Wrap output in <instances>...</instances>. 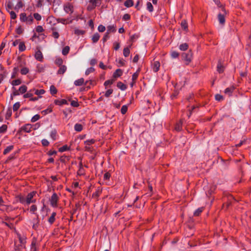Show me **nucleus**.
<instances>
[{
    "label": "nucleus",
    "instance_id": "obj_42",
    "mask_svg": "<svg viewBox=\"0 0 251 251\" xmlns=\"http://www.w3.org/2000/svg\"><path fill=\"white\" fill-rule=\"evenodd\" d=\"M100 0H90L89 2L93 5V8H95L98 5V4H100Z\"/></svg>",
    "mask_w": 251,
    "mask_h": 251
},
{
    "label": "nucleus",
    "instance_id": "obj_22",
    "mask_svg": "<svg viewBox=\"0 0 251 251\" xmlns=\"http://www.w3.org/2000/svg\"><path fill=\"white\" fill-rule=\"evenodd\" d=\"M117 86L122 91H124L127 88L126 85L121 81L117 83Z\"/></svg>",
    "mask_w": 251,
    "mask_h": 251
},
{
    "label": "nucleus",
    "instance_id": "obj_60",
    "mask_svg": "<svg viewBox=\"0 0 251 251\" xmlns=\"http://www.w3.org/2000/svg\"><path fill=\"white\" fill-rule=\"evenodd\" d=\"M55 29V28L54 27H53L52 28V30H53V32H52V36L55 38V39H58L59 37V34L58 33V32L57 31H54V30Z\"/></svg>",
    "mask_w": 251,
    "mask_h": 251
},
{
    "label": "nucleus",
    "instance_id": "obj_30",
    "mask_svg": "<svg viewBox=\"0 0 251 251\" xmlns=\"http://www.w3.org/2000/svg\"><path fill=\"white\" fill-rule=\"evenodd\" d=\"M134 4L133 0H126L125 1L124 5L126 7H130Z\"/></svg>",
    "mask_w": 251,
    "mask_h": 251
},
{
    "label": "nucleus",
    "instance_id": "obj_46",
    "mask_svg": "<svg viewBox=\"0 0 251 251\" xmlns=\"http://www.w3.org/2000/svg\"><path fill=\"white\" fill-rule=\"evenodd\" d=\"M18 71L19 69L18 67H16L13 68V72L11 75V78H14L16 77Z\"/></svg>",
    "mask_w": 251,
    "mask_h": 251
},
{
    "label": "nucleus",
    "instance_id": "obj_62",
    "mask_svg": "<svg viewBox=\"0 0 251 251\" xmlns=\"http://www.w3.org/2000/svg\"><path fill=\"white\" fill-rule=\"evenodd\" d=\"M2 224L7 226L10 229H12L14 228V225L12 223H9L6 222L2 221Z\"/></svg>",
    "mask_w": 251,
    "mask_h": 251
},
{
    "label": "nucleus",
    "instance_id": "obj_61",
    "mask_svg": "<svg viewBox=\"0 0 251 251\" xmlns=\"http://www.w3.org/2000/svg\"><path fill=\"white\" fill-rule=\"evenodd\" d=\"M95 70L93 67L89 68L86 70L85 74L86 75H88L90 73L94 72Z\"/></svg>",
    "mask_w": 251,
    "mask_h": 251
},
{
    "label": "nucleus",
    "instance_id": "obj_33",
    "mask_svg": "<svg viewBox=\"0 0 251 251\" xmlns=\"http://www.w3.org/2000/svg\"><path fill=\"white\" fill-rule=\"evenodd\" d=\"M26 49V47L25 46V43L23 42H21L19 43V50L20 52H23L25 51Z\"/></svg>",
    "mask_w": 251,
    "mask_h": 251
},
{
    "label": "nucleus",
    "instance_id": "obj_54",
    "mask_svg": "<svg viewBox=\"0 0 251 251\" xmlns=\"http://www.w3.org/2000/svg\"><path fill=\"white\" fill-rule=\"evenodd\" d=\"M23 6H24V4H23L22 1L21 0H19L15 6V9L18 10V9L22 8L23 7Z\"/></svg>",
    "mask_w": 251,
    "mask_h": 251
},
{
    "label": "nucleus",
    "instance_id": "obj_19",
    "mask_svg": "<svg viewBox=\"0 0 251 251\" xmlns=\"http://www.w3.org/2000/svg\"><path fill=\"white\" fill-rule=\"evenodd\" d=\"M56 215V212H53L52 213L51 216L49 218L48 222L50 225H52L54 222L55 220V217Z\"/></svg>",
    "mask_w": 251,
    "mask_h": 251
},
{
    "label": "nucleus",
    "instance_id": "obj_55",
    "mask_svg": "<svg viewBox=\"0 0 251 251\" xmlns=\"http://www.w3.org/2000/svg\"><path fill=\"white\" fill-rule=\"evenodd\" d=\"M95 143V140L92 139L87 140L84 142V144L87 146H90V145L93 144Z\"/></svg>",
    "mask_w": 251,
    "mask_h": 251
},
{
    "label": "nucleus",
    "instance_id": "obj_11",
    "mask_svg": "<svg viewBox=\"0 0 251 251\" xmlns=\"http://www.w3.org/2000/svg\"><path fill=\"white\" fill-rule=\"evenodd\" d=\"M122 75L123 71L120 69H118L114 72L112 77L116 80L117 78L120 77Z\"/></svg>",
    "mask_w": 251,
    "mask_h": 251
},
{
    "label": "nucleus",
    "instance_id": "obj_29",
    "mask_svg": "<svg viewBox=\"0 0 251 251\" xmlns=\"http://www.w3.org/2000/svg\"><path fill=\"white\" fill-rule=\"evenodd\" d=\"M130 46L127 47L126 48H125L123 50V54L125 57H128L130 54V50L129 48Z\"/></svg>",
    "mask_w": 251,
    "mask_h": 251
},
{
    "label": "nucleus",
    "instance_id": "obj_50",
    "mask_svg": "<svg viewBox=\"0 0 251 251\" xmlns=\"http://www.w3.org/2000/svg\"><path fill=\"white\" fill-rule=\"evenodd\" d=\"M3 206L5 207V211H6L7 212H10L14 210H15V208H13L11 205H3Z\"/></svg>",
    "mask_w": 251,
    "mask_h": 251
},
{
    "label": "nucleus",
    "instance_id": "obj_8",
    "mask_svg": "<svg viewBox=\"0 0 251 251\" xmlns=\"http://www.w3.org/2000/svg\"><path fill=\"white\" fill-rule=\"evenodd\" d=\"M234 200V198L232 195H228L227 196V201L223 204V207H224L225 206H226V209L228 208V207L231 204L232 201H233Z\"/></svg>",
    "mask_w": 251,
    "mask_h": 251
},
{
    "label": "nucleus",
    "instance_id": "obj_14",
    "mask_svg": "<svg viewBox=\"0 0 251 251\" xmlns=\"http://www.w3.org/2000/svg\"><path fill=\"white\" fill-rule=\"evenodd\" d=\"M182 121L180 120L178 122L176 123L175 126V129L176 131L179 132L180 131L182 127Z\"/></svg>",
    "mask_w": 251,
    "mask_h": 251
},
{
    "label": "nucleus",
    "instance_id": "obj_16",
    "mask_svg": "<svg viewBox=\"0 0 251 251\" xmlns=\"http://www.w3.org/2000/svg\"><path fill=\"white\" fill-rule=\"evenodd\" d=\"M235 89V87L232 85L229 87L226 88L225 90V93L228 96H231L233 91Z\"/></svg>",
    "mask_w": 251,
    "mask_h": 251
},
{
    "label": "nucleus",
    "instance_id": "obj_40",
    "mask_svg": "<svg viewBox=\"0 0 251 251\" xmlns=\"http://www.w3.org/2000/svg\"><path fill=\"white\" fill-rule=\"evenodd\" d=\"M70 150V147H68L67 145H64L62 147H60L58 149V151L59 152H64L67 151H69Z\"/></svg>",
    "mask_w": 251,
    "mask_h": 251
},
{
    "label": "nucleus",
    "instance_id": "obj_1",
    "mask_svg": "<svg viewBox=\"0 0 251 251\" xmlns=\"http://www.w3.org/2000/svg\"><path fill=\"white\" fill-rule=\"evenodd\" d=\"M36 193V191H32L29 193L25 197L21 194L18 195L15 197L16 201L23 204L28 205L30 204L31 201L35 196Z\"/></svg>",
    "mask_w": 251,
    "mask_h": 251
},
{
    "label": "nucleus",
    "instance_id": "obj_13",
    "mask_svg": "<svg viewBox=\"0 0 251 251\" xmlns=\"http://www.w3.org/2000/svg\"><path fill=\"white\" fill-rule=\"evenodd\" d=\"M34 56H35V58H36V59L38 61H43V56L42 52L40 50H37L35 52Z\"/></svg>",
    "mask_w": 251,
    "mask_h": 251
},
{
    "label": "nucleus",
    "instance_id": "obj_38",
    "mask_svg": "<svg viewBox=\"0 0 251 251\" xmlns=\"http://www.w3.org/2000/svg\"><path fill=\"white\" fill-rule=\"evenodd\" d=\"M50 94L52 95H54L55 94H56L57 92V89L56 88V87L52 85L50 86Z\"/></svg>",
    "mask_w": 251,
    "mask_h": 251
},
{
    "label": "nucleus",
    "instance_id": "obj_41",
    "mask_svg": "<svg viewBox=\"0 0 251 251\" xmlns=\"http://www.w3.org/2000/svg\"><path fill=\"white\" fill-rule=\"evenodd\" d=\"M139 72H140V69H138L137 70V71L133 74V75L132 76V80L133 81H136V80H137V78L138 77V75H139Z\"/></svg>",
    "mask_w": 251,
    "mask_h": 251
},
{
    "label": "nucleus",
    "instance_id": "obj_5",
    "mask_svg": "<svg viewBox=\"0 0 251 251\" xmlns=\"http://www.w3.org/2000/svg\"><path fill=\"white\" fill-rule=\"evenodd\" d=\"M39 249V244L38 243L37 238L33 237L31 240L30 251H37Z\"/></svg>",
    "mask_w": 251,
    "mask_h": 251
},
{
    "label": "nucleus",
    "instance_id": "obj_49",
    "mask_svg": "<svg viewBox=\"0 0 251 251\" xmlns=\"http://www.w3.org/2000/svg\"><path fill=\"white\" fill-rule=\"evenodd\" d=\"M12 115V109L11 108H9L6 113L5 119L8 120Z\"/></svg>",
    "mask_w": 251,
    "mask_h": 251
},
{
    "label": "nucleus",
    "instance_id": "obj_32",
    "mask_svg": "<svg viewBox=\"0 0 251 251\" xmlns=\"http://www.w3.org/2000/svg\"><path fill=\"white\" fill-rule=\"evenodd\" d=\"M107 31L106 32L108 33H110V32H115L116 30L115 26L113 25H109L107 27Z\"/></svg>",
    "mask_w": 251,
    "mask_h": 251
},
{
    "label": "nucleus",
    "instance_id": "obj_10",
    "mask_svg": "<svg viewBox=\"0 0 251 251\" xmlns=\"http://www.w3.org/2000/svg\"><path fill=\"white\" fill-rule=\"evenodd\" d=\"M160 64L159 61H156L153 62L152 65V69L155 73L157 72L160 68Z\"/></svg>",
    "mask_w": 251,
    "mask_h": 251
},
{
    "label": "nucleus",
    "instance_id": "obj_4",
    "mask_svg": "<svg viewBox=\"0 0 251 251\" xmlns=\"http://www.w3.org/2000/svg\"><path fill=\"white\" fill-rule=\"evenodd\" d=\"M222 12L220 13L218 15V21L221 25H224L225 23V16L227 14V11H226L225 7L221 6Z\"/></svg>",
    "mask_w": 251,
    "mask_h": 251
},
{
    "label": "nucleus",
    "instance_id": "obj_53",
    "mask_svg": "<svg viewBox=\"0 0 251 251\" xmlns=\"http://www.w3.org/2000/svg\"><path fill=\"white\" fill-rule=\"evenodd\" d=\"M147 8L149 11L151 12L153 11V7L150 2H148L147 3Z\"/></svg>",
    "mask_w": 251,
    "mask_h": 251
},
{
    "label": "nucleus",
    "instance_id": "obj_51",
    "mask_svg": "<svg viewBox=\"0 0 251 251\" xmlns=\"http://www.w3.org/2000/svg\"><path fill=\"white\" fill-rule=\"evenodd\" d=\"M63 63V61L62 59L61 58H56L55 60V64L58 65V66L63 65H62Z\"/></svg>",
    "mask_w": 251,
    "mask_h": 251
},
{
    "label": "nucleus",
    "instance_id": "obj_2",
    "mask_svg": "<svg viewBox=\"0 0 251 251\" xmlns=\"http://www.w3.org/2000/svg\"><path fill=\"white\" fill-rule=\"evenodd\" d=\"M182 59L185 61L186 65H189L193 59V53L191 50H189L187 52H183L182 54Z\"/></svg>",
    "mask_w": 251,
    "mask_h": 251
},
{
    "label": "nucleus",
    "instance_id": "obj_52",
    "mask_svg": "<svg viewBox=\"0 0 251 251\" xmlns=\"http://www.w3.org/2000/svg\"><path fill=\"white\" fill-rule=\"evenodd\" d=\"M20 72L22 75H25L28 73L29 69L26 67H24L21 69Z\"/></svg>",
    "mask_w": 251,
    "mask_h": 251
},
{
    "label": "nucleus",
    "instance_id": "obj_44",
    "mask_svg": "<svg viewBox=\"0 0 251 251\" xmlns=\"http://www.w3.org/2000/svg\"><path fill=\"white\" fill-rule=\"evenodd\" d=\"M22 83V81L20 79H17L15 80H13L11 82V84L13 86V87H14V86H17L21 84Z\"/></svg>",
    "mask_w": 251,
    "mask_h": 251
},
{
    "label": "nucleus",
    "instance_id": "obj_20",
    "mask_svg": "<svg viewBox=\"0 0 251 251\" xmlns=\"http://www.w3.org/2000/svg\"><path fill=\"white\" fill-rule=\"evenodd\" d=\"M84 83V79L83 78H80L77 80H76L74 82V84L77 86H80L82 85Z\"/></svg>",
    "mask_w": 251,
    "mask_h": 251
},
{
    "label": "nucleus",
    "instance_id": "obj_57",
    "mask_svg": "<svg viewBox=\"0 0 251 251\" xmlns=\"http://www.w3.org/2000/svg\"><path fill=\"white\" fill-rule=\"evenodd\" d=\"M20 103L19 102H16L14 105H13V111H17L20 107Z\"/></svg>",
    "mask_w": 251,
    "mask_h": 251
},
{
    "label": "nucleus",
    "instance_id": "obj_25",
    "mask_svg": "<svg viewBox=\"0 0 251 251\" xmlns=\"http://www.w3.org/2000/svg\"><path fill=\"white\" fill-rule=\"evenodd\" d=\"M180 25L181 28L183 30H187L188 29V24L186 20H182Z\"/></svg>",
    "mask_w": 251,
    "mask_h": 251
},
{
    "label": "nucleus",
    "instance_id": "obj_39",
    "mask_svg": "<svg viewBox=\"0 0 251 251\" xmlns=\"http://www.w3.org/2000/svg\"><path fill=\"white\" fill-rule=\"evenodd\" d=\"M115 81V79L114 78H112L111 79L106 80L104 83V86L106 88V87L109 85L112 84Z\"/></svg>",
    "mask_w": 251,
    "mask_h": 251
},
{
    "label": "nucleus",
    "instance_id": "obj_34",
    "mask_svg": "<svg viewBox=\"0 0 251 251\" xmlns=\"http://www.w3.org/2000/svg\"><path fill=\"white\" fill-rule=\"evenodd\" d=\"M27 16H26V14L25 13H22L20 15V20L23 22H25L27 21Z\"/></svg>",
    "mask_w": 251,
    "mask_h": 251
},
{
    "label": "nucleus",
    "instance_id": "obj_36",
    "mask_svg": "<svg viewBox=\"0 0 251 251\" xmlns=\"http://www.w3.org/2000/svg\"><path fill=\"white\" fill-rule=\"evenodd\" d=\"M74 128H75V131H76L77 132H80L83 129V126L81 124H76L75 125Z\"/></svg>",
    "mask_w": 251,
    "mask_h": 251
},
{
    "label": "nucleus",
    "instance_id": "obj_26",
    "mask_svg": "<svg viewBox=\"0 0 251 251\" xmlns=\"http://www.w3.org/2000/svg\"><path fill=\"white\" fill-rule=\"evenodd\" d=\"M13 149H14L13 145H10L9 146L7 147L3 151V154L4 155L7 154L9 152H10Z\"/></svg>",
    "mask_w": 251,
    "mask_h": 251
},
{
    "label": "nucleus",
    "instance_id": "obj_35",
    "mask_svg": "<svg viewBox=\"0 0 251 251\" xmlns=\"http://www.w3.org/2000/svg\"><path fill=\"white\" fill-rule=\"evenodd\" d=\"M188 44L185 43L180 45L179 48L181 50L185 51L188 49Z\"/></svg>",
    "mask_w": 251,
    "mask_h": 251
},
{
    "label": "nucleus",
    "instance_id": "obj_6",
    "mask_svg": "<svg viewBox=\"0 0 251 251\" xmlns=\"http://www.w3.org/2000/svg\"><path fill=\"white\" fill-rule=\"evenodd\" d=\"M59 200V197H58L56 193H54L50 200V205L53 207H56L57 206V202Z\"/></svg>",
    "mask_w": 251,
    "mask_h": 251
},
{
    "label": "nucleus",
    "instance_id": "obj_23",
    "mask_svg": "<svg viewBox=\"0 0 251 251\" xmlns=\"http://www.w3.org/2000/svg\"><path fill=\"white\" fill-rule=\"evenodd\" d=\"M100 38V35L98 33H95L92 37V40L93 43H97Z\"/></svg>",
    "mask_w": 251,
    "mask_h": 251
},
{
    "label": "nucleus",
    "instance_id": "obj_56",
    "mask_svg": "<svg viewBox=\"0 0 251 251\" xmlns=\"http://www.w3.org/2000/svg\"><path fill=\"white\" fill-rule=\"evenodd\" d=\"M113 92V90L112 89L107 90L104 94V96L106 98H108L112 94Z\"/></svg>",
    "mask_w": 251,
    "mask_h": 251
},
{
    "label": "nucleus",
    "instance_id": "obj_58",
    "mask_svg": "<svg viewBox=\"0 0 251 251\" xmlns=\"http://www.w3.org/2000/svg\"><path fill=\"white\" fill-rule=\"evenodd\" d=\"M127 106L126 105H124L122 106L121 109V112L122 114L124 115L125 114L127 111Z\"/></svg>",
    "mask_w": 251,
    "mask_h": 251
},
{
    "label": "nucleus",
    "instance_id": "obj_17",
    "mask_svg": "<svg viewBox=\"0 0 251 251\" xmlns=\"http://www.w3.org/2000/svg\"><path fill=\"white\" fill-rule=\"evenodd\" d=\"M18 238H19L20 243L21 244L20 246L22 247L23 246L24 248H25V244L26 243V237L25 236H22L21 235H18Z\"/></svg>",
    "mask_w": 251,
    "mask_h": 251
},
{
    "label": "nucleus",
    "instance_id": "obj_43",
    "mask_svg": "<svg viewBox=\"0 0 251 251\" xmlns=\"http://www.w3.org/2000/svg\"><path fill=\"white\" fill-rule=\"evenodd\" d=\"M57 131L55 129L52 130L50 133V136L53 140L55 141L56 139Z\"/></svg>",
    "mask_w": 251,
    "mask_h": 251
},
{
    "label": "nucleus",
    "instance_id": "obj_9",
    "mask_svg": "<svg viewBox=\"0 0 251 251\" xmlns=\"http://www.w3.org/2000/svg\"><path fill=\"white\" fill-rule=\"evenodd\" d=\"M225 67L224 66L221 59H219L218 62L217 66V71L219 73L221 74L224 72Z\"/></svg>",
    "mask_w": 251,
    "mask_h": 251
},
{
    "label": "nucleus",
    "instance_id": "obj_12",
    "mask_svg": "<svg viewBox=\"0 0 251 251\" xmlns=\"http://www.w3.org/2000/svg\"><path fill=\"white\" fill-rule=\"evenodd\" d=\"M73 6L70 3H68L64 6V10L67 13L69 12L72 13L73 12Z\"/></svg>",
    "mask_w": 251,
    "mask_h": 251
},
{
    "label": "nucleus",
    "instance_id": "obj_28",
    "mask_svg": "<svg viewBox=\"0 0 251 251\" xmlns=\"http://www.w3.org/2000/svg\"><path fill=\"white\" fill-rule=\"evenodd\" d=\"M70 158L69 156H61L60 158V162L66 164L67 161H68L70 160Z\"/></svg>",
    "mask_w": 251,
    "mask_h": 251
},
{
    "label": "nucleus",
    "instance_id": "obj_27",
    "mask_svg": "<svg viewBox=\"0 0 251 251\" xmlns=\"http://www.w3.org/2000/svg\"><path fill=\"white\" fill-rule=\"evenodd\" d=\"M203 210H204L203 207H201L198 208L194 212V216H199L201 213V212L203 211Z\"/></svg>",
    "mask_w": 251,
    "mask_h": 251
},
{
    "label": "nucleus",
    "instance_id": "obj_59",
    "mask_svg": "<svg viewBox=\"0 0 251 251\" xmlns=\"http://www.w3.org/2000/svg\"><path fill=\"white\" fill-rule=\"evenodd\" d=\"M40 118V116L39 114H36L33 116L31 119V122L32 123L35 122Z\"/></svg>",
    "mask_w": 251,
    "mask_h": 251
},
{
    "label": "nucleus",
    "instance_id": "obj_3",
    "mask_svg": "<svg viewBox=\"0 0 251 251\" xmlns=\"http://www.w3.org/2000/svg\"><path fill=\"white\" fill-rule=\"evenodd\" d=\"M32 127L33 125L30 124H25L19 128L17 131V134H19L20 135H22L23 134V132L25 133H29L31 131Z\"/></svg>",
    "mask_w": 251,
    "mask_h": 251
},
{
    "label": "nucleus",
    "instance_id": "obj_7",
    "mask_svg": "<svg viewBox=\"0 0 251 251\" xmlns=\"http://www.w3.org/2000/svg\"><path fill=\"white\" fill-rule=\"evenodd\" d=\"M36 217L33 219V224L32 225V228L37 230L39 226L40 220L38 214H36Z\"/></svg>",
    "mask_w": 251,
    "mask_h": 251
},
{
    "label": "nucleus",
    "instance_id": "obj_48",
    "mask_svg": "<svg viewBox=\"0 0 251 251\" xmlns=\"http://www.w3.org/2000/svg\"><path fill=\"white\" fill-rule=\"evenodd\" d=\"M7 129V126L6 125H2L0 127V133H5Z\"/></svg>",
    "mask_w": 251,
    "mask_h": 251
},
{
    "label": "nucleus",
    "instance_id": "obj_31",
    "mask_svg": "<svg viewBox=\"0 0 251 251\" xmlns=\"http://www.w3.org/2000/svg\"><path fill=\"white\" fill-rule=\"evenodd\" d=\"M27 86L25 85H22L19 89V92L20 93L23 94L27 91Z\"/></svg>",
    "mask_w": 251,
    "mask_h": 251
},
{
    "label": "nucleus",
    "instance_id": "obj_21",
    "mask_svg": "<svg viewBox=\"0 0 251 251\" xmlns=\"http://www.w3.org/2000/svg\"><path fill=\"white\" fill-rule=\"evenodd\" d=\"M34 93L33 89L29 90L26 94H25L23 96L24 98H30L33 96Z\"/></svg>",
    "mask_w": 251,
    "mask_h": 251
},
{
    "label": "nucleus",
    "instance_id": "obj_47",
    "mask_svg": "<svg viewBox=\"0 0 251 251\" xmlns=\"http://www.w3.org/2000/svg\"><path fill=\"white\" fill-rule=\"evenodd\" d=\"M179 55V54L178 52L175 50H172L171 52V56L173 58H177Z\"/></svg>",
    "mask_w": 251,
    "mask_h": 251
},
{
    "label": "nucleus",
    "instance_id": "obj_18",
    "mask_svg": "<svg viewBox=\"0 0 251 251\" xmlns=\"http://www.w3.org/2000/svg\"><path fill=\"white\" fill-rule=\"evenodd\" d=\"M59 67V69L57 71L58 75H63L64 74L67 70V67L65 65H62Z\"/></svg>",
    "mask_w": 251,
    "mask_h": 251
},
{
    "label": "nucleus",
    "instance_id": "obj_63",
    "mask_svg": "<svg viewBox=\"0 0 251 251\" xmlns=\"http://www.w3.org/2000/svg\"><path fill=\"white\" fill-rule=\"evenodd\" d=\"M77 175L79 176L84 175L85 174V170L83 167H80L77 171Z\"/></svg>",
    "mask_w": 251,
    "mask_h": 251
},
{
    "label": "nucleus",
    "instance_id": "obj_24",
    "mask_svg": "<svg viewBox=\"0 0 251 251\" xmlns=\"http://www.w3.org/2000/svg\"><path fill=\"white\" fill-rule=\"evenodd\" d=\"M34 90V94L38 95V96H41V95H43L45 93V91L44 89H36L33 88Z\"/></svg>",
    "mask_w": 251,
    "mask_h": 251
},
{
    "label": "nucleus",
    "instance_id": "obj_64",
    "mask_svg": "<svg viewBox=\"0 0 251 251\" xmlns=\"http://www.w3.org/2000/svg\"><path fill=\"white\" fill-rule=\"evenodd\" d=\"M111 177V174L109 172H106L104 174L103 179L104 180H109Z\"/></svg>",
    "mask_w": 251,
    "mask_h": 251
},
{
    "label": "nucleus",
    "instance_id": "obj_37",
    "mask_svg": "<svg viewBox=\"0 0 251 251\" xmlns=\"http://www.w3.org/2000/svg\"><path fill=\"white\" fill-rule=\"evenodd\" d=\"M70 51V47L68 46H65L62 49V53L64 55H67Z\"/></svg>",
    "mask_w": 251,
    "mask_h": 251
},
{
    "label": "nucleus",
    "instance_id": "obj_45",
    "mask_svg": "<svg viewBox=\"0 0 251 251\" xmlns=\"http://www.w3.org/2000/svg\"><path fill=\"white\" fill-rule=\"evenodd\" d=\"M37 210V207L36 205L33 204L30 206V212L34 214H38L37 213H35V212Z\"/></svg>",
    "mask_w": 251,
    "mask_h": 251
},
{
    "label": "nucleus",
    "instance_id": "obj_15",
    "mask_svg": "<svg viewBox=\"0 0 251 251\" xmlns=\"http://www.w3.org/2000/svg\"><path fill=\"white\" fill-rule=\"evenodd\" d=\"M54 103L56 105H62L63 104H68L67 100L65 99L55 100L54 101Z\"/></svg>",
    "mask_w": 251,
    "mask_h": 251
}]
</instances>
